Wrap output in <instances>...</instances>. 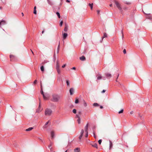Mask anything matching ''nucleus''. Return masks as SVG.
<instances>
[{
  "mask_svg": "<svg viewBox=\"0 0 152 152\" xmlns=\"http://www.w3.org/2000/svg\"><path fill=\"white\" fill-rule=\"evenodd\" d=\"M60 98V96L56 94H53L52 95V98L51 100L53 102H58Z\"/></svg>",
  "mask_w": 152,
  "mask_h": 152,
  "instance_id": "obj_1",
  "label": "nucleus"
},
{
  "mask_svg": "<svg viewBox=\"0 0 152 152\" xmlns=\"http://www.w3.org/2000/svg\"><path fill=\"white\" fill-rule=\"evenodd\" d=\"M52 110L49 108H47L45 109V114L47 116H50L52 113Z\"/></svg>",
  "mask_w": 152,
  "mask_h": 152,
  "instance_id": "obj_2",
  "label": "nucleus"
},
{
  "mask_svg": "<svg viewBox=\"0 0 152 152\" xmlns=\"http://www.w3.org/2000/svg\"><path fill=\"white\" fill-rule=\"evenodd\" d=\"M115 4L116 5V6L118 8V9L119 10H121L122 8L121 7L120 4L118 2H117V1H115Z\"/></svg>",
  "mask_w": 152,
  "mask_h": 152,
  "instance_id": "obj_3",
  "label": "nucleus"
},
{
  "mask_svg": "<svg viewBox=\"0 0 152 152\" xmlns=\"http://www.w3.org/2000/svg\"><path fill=\"white\" fill-rule=\"evenodd\" d=\"M84 133V130L83 129H82L81 130V132H80V136H79V141L80 142L81 141V139L82 138V137L83 136V134Z\"/></svg>",
  "mask_w": 152,
  "mask_h": 152,
  "instance_id": "obj_4",
  "label": "nucleus"
},
{
  "mask_svg": "<svg viewBox=\"0 0 152 152\" xmlns=\"http://www.w3.org/2000/svg\"><path fill=\"white\" fill-rule=\"evenodd\" d=\"M41 102H40L39 103V108L36 111V112H38V113H39L40 112H41L42 110V109L41 107Z\"/></svg>",
  "mask_w": 152,
  "mask_h": 152,
  "instance_id": "obj_5",
  "label": "nucleus"
},
{
  "mask_svg": "<svg viewBox=\"0 0 152 152\" xmlns=\"http://www.w3.org/2000/svg\"><path fill=\"white\" fill-rule=\"evenodd\" d=\"M105 75L107 78L108 79H109L111 77V74L108 73H106L105 74Z\"/></svg>",
  "mask_w": 152,
  "mask_h": 152,
  "instance_id": "obj_6",
  "label": "nucleus"
},
{
  "mask_svg": "<svg viewBox=\"0 0 152 152\" xmlns=\"http://www.w3.org/2000/svg\"><path fill=\"white\" fill-rule=\"evenodd\" d=\"M6 24V22L4 20H2L0 22V27L1 25H3Z\"/></svg>",
  "mask_w": 152,
  "mask_h": 152,
  "instance_id": "obj_7",
  "label": "nucleus"
},
{
  "mask_svg": "<svg viewBox=\"0 0 152 152\" xmlns=\"http://www.w3.org/2000/svg\"><path fill=\"white\" fill-rule=\"evenodd\" d=\"M63 35V39H64L66 38L68 36V34L67 33H64L62 34Z\"/></svg>",
  "mask_w": 152,
  "mask_h": 152,
  "instance_id": "obj_8",
  "label": "nucleus"
},
{
  "mask_svg": "<svg viewBox=\"0 0 152 152\" xmlns=\"http://www.w3.org/2000/svg\"><path fill=\"white\" fill-rule=\"evenodd\" d=\"M68 26L66 24V23H65V27L64 29V31H65L66 32L68 31Z\"/></svg>",
  "mask_w": 152,
  "mask_h": 152,
  "instance_id": "obj_9",
  "label": "nucleus"
},
{
  "mask_svg": "<svg viewBox=\"0 0 152 152\" xmlns=\"http://www.w3.org/2000/svg\"><path fill=\"white\" fill-rule=\"evenodd\" d=\"M74 90L73 88H71L69 90V92L70 95H72L73 94Z\"/></svg>",
  "mask_w": 152,
  "mask_h": 152,
  "instance_id": "obj_10",
  "label": "nucleus"
},
{
  "mask_svg": "<svg viewBox=\"0 0 152 152\" xmlns=\"http://www.w3.org/2000/svg\"><path fill=\"white\" fill-rule=\"evenodd\" d=\"M47 0L48 3L49 4H50V5H53L54 3L52 1H50V0Z\"/></svg>",
  "mask_w": 152,
  "mask_h": 152,
  "instance_id": "obj_11",
  "label": "nucleus"
},
{
  "mask_svg": "<svg viewBox=\"0 0 152 152\" xmlns=\"http://www.w3.org/2000/svg\"><path fill=\"white\" fill-rule=\"evenodd\" d=\"M80 59L82 61H85L86 59L85 57L84 56H82L80 58Z\"/></svg>",
  "mask_w": 152,
  "mask_h": 152,
  "instance_id": "obj_12",
  "label": "nucleus"
},
{
  "mask_svg": "<svg viewBox=\"0 0 152 152\" xmlns=\"http://www.w3.org/2000/svg\"><path fill=\"white\" fill-rule=\"evenodd\" d=\"M107 37V34L106 33H104V34L103 36L102 37V40L100 41V42H102V40H103V39L104 38H105V37Z\"/></svg>",
  "mask_w": 152,
  "mask_h": 152,
  "instance_id": "obj_13",
  "label": "nucleus"
},
{
  "mask_svg": "<svg viewBox=\"0 0 152 152\" xmlns=\"http://www.w3.org/2000/svg\"><path fill=\"white\" fill-rule=\"evenodd\" d=\"M80 151V148H77L74 149V152H79Z\"/></svg>",
  "mask_w": 152,
  "mask_h": 152,
  "instance_id": "obj_14",
  "label": "nucleus"
},
{
  "mask_svg": "<svg viewBox=\"0 0 152 152\" xmlns=\"http://www.w3.org/2000/svg\"><path fill=\"white\" fill-rule=\"evenodd\" d=\"M51 137L52 139H53L54 137V132L53 131H51Z\"/></svg>",
  "mask_w": 152,
  "mask_h": 152,
  "instance_id": "obj_15",
  "label": "nucleus"
},
{
  "mask_svg": "<svg viewBox=\"0 0 152 152\" xmlns=\"http://www.w3.org/2000/svg\"><path fill=\"white\" fill-rule=\"evenodd\" d=\"M88 124H87L86 125L85 128V132H88Z\"/></svg>",
  "mask_w": 152,
  "mask_h": 152,
  "instance_id": "obj_16",
  "label": "nucleus"
},
{
  "mask_svg": "<svg viewBox=\"0 0 152 152\" xmlns=\"http://www.w3.org/2000/svg\"><path fill=\"white\" fill-rule=\"evenodd\" d=\"M91 145L94 147L95 148H98L97 145L96 143H94L93 144H92Z\"/></svg>",
  "mask_w": 152,
  "mask_h": 152,
  "instance_id": "obj_17",
  "label": "nucleus"
},
{
  "mask_svg": "<svg viewBox=\"0 0 152 152\" xmlns=\"http://www.w3.org/2000/svg\"><path fill=\"white\" fill-rule=\"evenodd\" d=\"M41 90L40 92H41V94L42 95H44V92L42 90V86L41 83Z\"/></svg>",
  "mask_w": 152,
  "mask_h": 152,
  "instance_id": "obj_18",
  "label": "nucleus"
},
{
  "mask_svg": "<svg viewBox=\"0 0 152 152\" xmlns=\"http://www.w3.org/2000/svg\"><path fill=\"white\" fill-rule=\"evenodd\" d=\"M102 78V77L101 75H99L97 77V80H99Z\"/></svg>",
  "mask_w": 152,
  "mask_h": 152,
  "instance_id": "obj_19",
  "label": "nucleus"
},
{
  "mask_svg": "<svg viewBox=\"0 0 152 152\" xmlns=\"http://www.w3.org/2000/svg\"><path fill=\"white\" fill-rule=\"evenodd\" d=\"M93 105L95 107H98L99 106V105L97 103H94L93 104Z\"/></svg>",
  "mask_w": 152,
  "mask_h": 152,
  "instance_id": "obj_20",
  "label": "nucleus"
},
{
  "mask_svg": "<svg viewBox=\"0 0 152 152\" xmlns=\"http://www.w3.org/2000/svg\"><path fill=\"white\" fill-rule=\"evenodd\" d=\"M83 105L85 107H86L87 106V103L84 100H83Z\"/></svg>",
  "mask_w": 152,
  "mask_h": 152,
  "instance_id": "obj_21",
  "label": "nucleus"
},
{
  "mask_svg": "<svg viewBox=\"0 0 152 152\" xmlns=\"http://www.w3.org/2000/svg\"><path fill=\"white\" fill-rule=\"evenodd\" d=\"M33 129V127H29L28 128L26 129V131H31V130H32Z\"/></svg>",
  "mask_w": 152,
  "mask_h": 152,
  "instance_id": "obj_22",
  "label": "nucleus"
},
{
  "mask_svg": "<svg viewBox=\"0 0 152 152\" xmlns=\"http://www.w3.org/2000/svg\"><path fill=\"white\" fill-rule=\"evenodd\" d=\"M43 97L44 99L47 100L48 99L47 97V95L46 94H44L43 95Z\"/></svg>",
  "mask_w": 152,
  "mask_h": 152,
  "instance_id": "obj_23",
  "label": "nucleus"
},
{
  "mask_svg": "<svg viewBox=\"0 0 152 152\" xmlns=\"http://www.w3.org/2000/svg\"><path fill=\"white\" fill-rule=\"evenodd\" d=\"M112 146H113L112 143L111 141L110 140V149L111 148H112Z\"/></svg>",
  "mask_w": 152,
  "mask_h": 152,
  "instance_id": "obj_24",
  "label": "nucleus"
},
{
  "mask_svg": "<svg viewBox=\"0 0 152 152\" xmlns=\"http://www.w3.org/2000/svg\"><path fill=\"white\" fill-rule=\"evenodd\" d=\"M89 5L91 9L92 10L93 9V3H92V4L89 3Z\"/></svg>",
  "mask_w": 152,
  "mask_h": 152,
  "instance_id": "obj_25",
  "label": "nucleus"
},
{
  "mask_svg": "<svg viewBox=\"0 0 152 152\" xmlns=\"http://www.w3.org/2000/svg\"><path fill=\"white\" fill-rule=\"evenodd\" d=\"M40 69L42 71L44 72V68L43 66H42L40 67Z\"/></svg>",
  "mask_w": 152,
  "mask_h": 152,
  "instance_id": "obj_26",
  "label": "nucleus"
},
{
  "mask_svg": "<svg viewBox=\"0 0 152 152\" xmlns=\"http://www.w3.org/2000/svg\"><path fill=\"white\" fill-rule=\"evenodd\" d=\"M56 69L59 68V66L58 64V62H57V64L56 65Z\"/></svg>",
  "mask_w": 152,
  "mask_h": 152,
  "instance_id": "obj_27",
  "label": "nucleus"
},
{
  "mask_svg": "<svg viewBox=\"0 0 152 152\" xmlns=\"http://www.w3.org/2000/svg\"><path fill=\"white\" fill-rule=\"evenodd\" d=\"M56 14L57 15V16H58V18H60V14L59 13V12H56Z\"/></svg>",
  "mask_w": 152,
  "mask_h": 152,
  "instance_id": "obj_28",
  "label": "nucleus"
},
{
  "mask_svg": "<svg viewBox=\"0 0 152 152\" xmlns=\"http://www.w3.org/2000/svg\"><path fill=\"white\" fill-rule=\"evenodd\" d=\"M56 70H57V72L59 74H60V73H61V71H60V69L59 68V69H57Z\"/></svg>",
  "mask_w": 152,
  "mask_h": 152,
  "instance_id": "obj_29",
  "label": "nucleus"
},
{
  "mask_svg": "<svg viewBox=\"0 0 152 152\" xmlns=\"http://www.w3.org/2000/svg\"><path fill=\"white\" fill-rule=\"evenodd\" d=\"M66 83L67 84V85L68 86H70V83L69 81L68 80H66Z\"/></svg>",
  "mask_w": 152,
  "mask_h": 152,
  "instance_id": "obj_30",
  "label": "nucleus"
},
{
  "mask_svg": "<svg viewBox=\"0 0 152 152\" xmlns=\"http://www.w3.org/2000/svg\"><path fill=\"white\" fill-rule=\"evenodd\" d=\"M79 102V100L78 99H76L75 102V103L76 104H77Z\"/></svg>",
  "mask_w": 152,
  "mask_h": 152,
  "instance_id": "obj_31",
  "label": "nucleus"
},
{
  "mask_svg": "<svg viewBox=\"0 0 152 152\" xmlns=\"http://www.w3.org/2000/svg\"><path fill=\"white\" fill-rule=\"evenodd\" d=\"M123 111H124V110L122 109L118 112V113L120 114V113H123Z\"/></svg>",
  "mask_w": 152,
  "mask_h": 152,
  "instance_id": "obj_32",
  "label": "nucleus"
},
{
  "mask_svg": "<svg viewBox=\"0 0 152 152\" xmlns=\"http://www.w3.org/2000/svg\"><path fill=\"white\" fill-rule=\"evenodd\" d=\"M78 123L79 124H80V118H78V119L77 120Z\"/></svg>",
  "mask_w": 152,
  "mask_h": 152,
  "instance_id": "obj_33",
  "label": "nucleus"
},
{
  "mask_svg": "<svg viewBox=\"0 0 152 152\" xmlns=\"http://www.w3.org/2000/svg\"><path fill=\"white\" fill-rule=\"evenodd\" d=\"M76 110L75 109H74L73 110L72 112L73 113L75 114L76 113Z\"/></svg>",
  "mask_w": 152,
  "mask_h": 152,
  "instance_id": "obj_34",
  "label": "nucleus"
},
{
  "mask_svg": "<svg viewBox=\"0 0 152 152\" xmlns=\"http://www.w3.org/2000/svg\"><path fill=\"white\" fill-rule=\"evenodd\" d=\"M76 118H80V116L78 114L76 115Z\"/></svg>",
  "mask_w": 152,
  "mask_h": 152,
  "instance_id": "obj_35",
  "label": "nucleus"
},
{
  "mask_svg": "<svg viewBox=\"0 0 152 152\" xmlns=\"http://www.w3.org/2000/svg\"><path fill=\"white\" fill-rule=\"evenodd\" d=\"M63 23V21H61L60 22V26H62Z\"/></svg>",
  "mask_w": 152,
  "mask_h": 152,
  "instance_id": "obj_36",
  "label": "nucleus"
},
{
  "mask_svg": "<svg viewBox=\"0 0 152 152\" xmlns=\"http://www.w3.org/2000/svg\"><path fill=\"white\" fill-rule=\"evenodd\" d=\"M121 34H122V39H123V37H124V33H123V30H121Z\"/></svg>",
  "mask_w": 152,
  "mask_h": 152,
  "instance_id": "obj_37",
  "label": "nucleus"
},
{
  "mask_svg": "<svg viewBox=\"0 0 152 152\" xmlns=\"http://www.w3.org/2000/svg\"><path fill=\"white\" fill-rule=\"evenodd\" d=\"M86 132L85 137H87L88 136V132Z\"/></svg>",
  "mask_w": 152,
  "mask_h": 152,
  "instance_id": "obj_38",
  "label": "nucleus"
},
{
  "mask_svg": "<svg viewBox=\"0 0 152 152\" xmlns=\"http://www.w3.org/2000/svg\"><path fill=\"white\" fill-rule=\"evenodd\" d=\"M60 42H59V44H58V51H57L58 52V49L60 48Z\"/></svg>",
  "mask_w": 152,
  "mask_h": 152,
  "instance_id": "obj_39",
  "label": "nucleus"
},
{
  "mask_svg": "<svg viewBox=\"0 0 152 152\" xmlns=\"http://www.w3.org/2000/svg\"><path fill=\"white\" fill-rule=\"evenodd\" d=\"M14 57V56L12 55H10V57L11 58H11H12Z\"/></svg>",
  "mask_w": 152,
  "mask_h": 152,
  "instance_id": "obj_40",
  "label": "nucleus"
},
{
  "mask_svg": "<svg viewBox=\"0 0 152 152\" xmlns=\"http://www.w3.org/2000/svg\"><path fill=\"white\" fill-rule=\"evenodd\" d=\"M102 140H99L98 141V143L99 144H100L102 142Z\"/></svg>",
  "mask_w": 152,
  "mask_h": 152,
  "instance_id": "obj_41",
  "label": "nucleus"
},
{
  "mask_svg": "<svg viewBox=\"0 0 152 152\" xmlns=\"http://www.w3.org/2000/svg\"><path fill=\"white\" fill-rule=\"evenodd\" d=\"M123 53H124V54H125L126 53V50L125 49H124L123 50Z\"/></svg>",
  "mask_w": 152,
  "mask_h": 152,
  "instance_id": "obj_42",
  "label": "nucleus"
},
{
  "mask_svg": "<svg viewBox=\"0 0 152 152\" xmlns=\"http://www.w3.org/2000/svg\"><path fill=\"white\" fill-rule=\"evenodd\" d=\"M93 136H94V137L95 138H96V135H95V133H94V132H93Z\"/></svg>",
  "mask_w": 152,
  "mask_h": 152,
  "instance_id": "obj_43",
  "label": "nucleus"
},
{
  "mask_svg": "<svg viewBox=\"0 0 152 152\" xmlns=\"http://www.w3.org/2000/svg\"><path fill=\"white\" fill-rule=\"evenodd\" d=\"M34 13L35 14H37V11L36 10H34Z\"/></svg>",
  "mask_w": 152,
  "mask_h": 152,
  "instance_id": "obj_44",
  "label": "nucleus"
},
{
  "mask_svg": "<svg viewBox=\"0 0 152 152\" xmlns=\"http://www.w3.org/2000/svg\"><path fill=\"white\" fill-rule=\"evenodd\" d=\"M51 146V145H50L48 146V148H49V149H50V150L51 151V148H50Z\"/></svg>",
  "mask_w": 152,
  "mask_h": 152,
  "instance_id": "obj_45",
  "label": "nucleus"
},
{
  "mask_svg": "<svg viewBox=\"0 0 152 152\" xmlns=\"http://www.w3.org/2000/svg\"><path fill=\"white\" fill-rule=\"evenodd\" d=\"M47 126H46V125H45H45H44L43 127V129H45V128H47Z\"/></svg>",
  "mask_w": 152,
  "mask_h": 152,
  "instance_id": "obj_46",
  "label": "nucleus"
},
{
  "mask_svg": "<svg viewBox=\"0 0 152 152\" xmlns=\"http://www.w3.org/2000/svg\"><path fill=\"white\" fill-rule=\"evenodd\" d=\"M37 80H35L34 82V84H36L37 83Z\"/></svg>",
  "mask_w": 152,
  "mask_h": 152,
  "instance_id": "obj_47",
  "label": "nucleus"
},
{
  "mask_svg": "<svg viewBox=\"0 0 152 152\" xmlns=\"http://www.w3.org/2000/svg\"><path fill=\"white\" fill-rule=\"evenodd\" d=\"M106 91L105 90H103V91H102V93H103L105 92Z\"/></svg>",
  "mask_w": 152,
  "mask_h": 152,
  "instance_id": "obj_48",
  "label": "nucleus"
},
{
  "mask_svg": "<svg viewBox=\"0 0 152 152\" xmlns=\"http://www.w3.org/2000/svg\"><path fill=\"white\" fill-rule=\"evenodd\" d=\"M66 65V64H64L62 66V67L63 68H64V67H65Z\"/></svg>",
  "mask_w": 152,
  "mask_h": 152,
  "instance_id": "obj_49",
  "label": "nucleus"
},
{
  "mask_svg": "<svg viewBox=\"0 0 152 152\" xmlns=\"http://www.w3.org/2000/svg\"><path fill=\"white\" fill-rule=\"evenodd\" d=\"M49 122V121H48L45 124V125H48V124Z\"/></svg>",
  "mask_w": 152,
  "mask_h": 152,
  "instance_id": "obj_50",
  "label": "nucleus"
},
{
  "mask_svg": "<svg viewBox=\"0 0 152 152\" xmlns=\"http://www.w3.org/2000/svg\"><path fill=\"white\" fill-rule=\"evenodd\" d=\"M97 14H99V12H100V11H99V10H97Z\"/></svg>",
  "mask_w": 152,
  "mask_h": 152,
  "instance_id": "obj_51",
  "label": "nucleus"
},
{
  "mask_svg": "<svg viewBox=\"0 0 152 152\" xmlns=\"http://www.w3.org/2000/svg\"><path fill=\"white\" fill-rule=\"evenodd\" d=\"M72 69H74V70H75L76 69V68L75 67H74L72 68Z\"/></svg>",
  "mask_w": 152,
  "mask_h": 152,
  "instance_id": "obj_52",
  "label": "nucleus"
},
{
  "mask_svg": "<svg viewBox=\"0 0 152 152\" xmlns=\"http://www.w3.org/2000/svg\"><path fill=\"white\" fill-rule=\"evenodd\" d=\"M121 84L120 83H119L118 84V86H121Z\"/></svg>",
  "mask_w": 152,
  "mask_h": 152,
  "instance_id": "obj_53",
  "label": "nucleus"
},
{
  "mask_svg": "<svg viewBox=\"0 0 152 152\" xmlns=\"http://www.w3.org/2000/svg\"><path fill=\"white\" fill-rule=\"evenodd\" d=\"M66 2H68V3L70 2V1L68 0H66Z\"/></svg>",
  "mask_w": 152,
  "mask_h": 152,
  "instance_id": "obj_54",
  "label": "nucleus"
},
{
  "mask_svg": "<svg viewBox=\"0 0 152 152\" xmlns=\"http://www.w3.org/2000/svg\"><path fill=\"white\" fill-rule=\"evenodd\" d=\"M78 113L79 114H80L81 113V111H79V112H78Z\"/></svg>",
  "mask_w": 152,
  "mask_h": 152,
  "instance_id": "obj_55",
  "label": "nucleus"
},
{
  "mask_svg": "<svg viewBox=\"0 0 152 152\" xmlns=\"http://www.w3.org/2000/svg\"><path fill=\"white\" fill-rule=\"evenodd\" d=\"M100 108L101 109H102V108H103V106H100Z\"/></svg>",
  "mask_w": 152,
  "mask_h": 152,
  "instance_id": "obj_56",
  "label": "nucleus"
},
{
  "mask_svg": "<svg viewBox=\"0 0 152 152\" xmlns=\"http://www.w3.org/2000/svg\"><path fill=\"white\" fill-rule=\"evenodd\" d=\"M133 113V111H131V112L130 113L131 114H132Z\"/></svg>",
  "mask_w": 152,
  "mask_h": 152,
  "instance_id": "obj_57",
  "label": "nucleus"
},
{
  "mask_svg": "<svg viewBox=\"0 0 152 152\" xmlns=\"http://www.w3.org/2000/svg\"><path fill=\"white\" fill-rule=\"evenodd\" d=\"M44 31H44V30L43 31H42V34H43L44 33Z\"/></svg>",
  "mask_w": 152,
  "mask_h": 152,
  "instance_id": "obj_58",
  "label": "nucleus"
},
{
  "mask_svg": "<svg viewBox=\"0 0 152 152\" xmlns=\"http://www.w3.org/2000/svg\"><path fill=\"white\" fill-rule=\"evenodd\" d=\"M102 78H103V79L104 80H105V77H102Z\"/></svg>",
  "mask_w": 152,
  "mask_h": 152,
  "instance_id": "obj_59",
  "label": "nucleus"
},
{
  "mask_svg": "<svg viewBox=\"0 0 152 152\" xmlns=\"http://www.w3.org/2000/svg\"><path fill=\"white\" fill-rule=\"evenodd\" d=\"M36 6H35L34 8V10H36Z\"/></svg>",
  "mask_w": 152,
  "mask_h": 152,
  "instance_id": "obj_60",
  "label": "nucleus"
},
{
  "mask_svg": "<svg viewBox=\"0 0 152 152\" xmlns=\"http://www.w3.org/2000/svg\"><path fill=\"white\" fill-rule=\"evenodd\" d=\"M52 142H50V145H51H51H52Z\"/></svg>",
  "mask_w": 152,
  "mask_h": 152,
  "instance_id": "obj_61",
  "label": "nucleus"
},
{
  "mask_svg": "<svg viewBox=\"0 0 152 152\" xmlns=\"http://www.w3.org/2000/svg\"><path fill=\"white\" fill-rule=\"evenodd\" d=\"M126 4H130V3L129 2V3H126Z\"/></svg>",
  "mask_w": 152,
  "mask_h": 152,
  "instance_id": "obj_62",
  "label": "nucleus"
},
{
  "mask_svg": "<svg viewBox=\"0 0 152 152\" xmlns=\"http://www.w3.org/2000/svg\"><path fill=\"white\" fill-rule=\"evenodd\" d=\"M21 14H22V16H24L23 13V12H22Z\"/></svg>",
  "mask_w": 152,
  "mask_h": 152,
  "instance_id": "obj_63",
  "label": "nucleus"
},
{
  "mask_svg": "<svg viewBox=\"0 0 152 152\" xmlns=\"http://www.w3.org/2000/svg\"><path fill=\"white\" fill-rule=\"evenodd\" d=\"M112 4H110V7H111L112 6Z\"/></svg>",
  "mask_w": 152,
  "mask_h": 152,
  "instance_id": "obj_64",
  "label": "nucleus"
}]
</instances>
